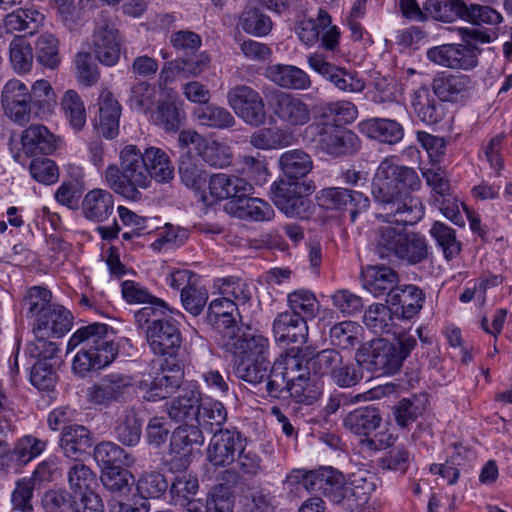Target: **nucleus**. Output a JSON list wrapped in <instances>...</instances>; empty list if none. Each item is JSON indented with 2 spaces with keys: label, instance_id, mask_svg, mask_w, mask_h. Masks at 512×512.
I'll return each instance as SVG.
<instances>
[{
  "label": "nucleus",
  "instance_id": "obj_1",
  "mask_svg": "<svg viewBox=\"0 0 512 512\" xmlns=\"http://www.w3.org/2000/svg\"><path fill=\"white\" fill-rule=\"evenodd\" d=\"M421 180L417 172L397 165L392 158L378 166L372 182V194L379 205L377 218L382 220L373 232L374 251L381 258H397L408 225H414L424 216V207L411 192L419 190Z\"/></svg>",
  "mask_w": 512,
  "mask_h": 512
},
{
  "label": "nucleus",
  "instance_id": "obj_2",
  "mask_svg": "<svg viewBox=\"0 0 512 512\" xmlns=\"http://www.w3.org/2000/svg\"><path fill=\"white\" fill-rule=\"evenodd\" d=\"M116 335L112 327L104 323H91L78 328L69 338L67 350L81 346L72 362L75 374L85 377L93 370L109 365L118 354Z\"/></svg>",
  "mask_w": 512,
  "mask_h": 512
},
{
  "label": "nucleus",
  "instance_id": "obj_3",
  "mask_svg": "<svg viewBox=\"0 0 512 512\" xmlns=\"http://www.w3.org/2000/svg\"><path fill=\"white\" fill-rule=\"evenodd\" d=\"M103 181L117 195L127 201L139 202L142 191L150 188V175L145 164V156L134 144H127L119 151V164H109Z\"/></svg>",
  "mask_w": 512,
  "mask_h": 512
},
{
  "label": "nucleus",
  "instance_id": "obj_4",
  "mask_svg": "<svg viewBox=\"0 0 512 512\" xmlns=\"http://www.w3.org/2000/svg\"><path fill=\"white\" fill-rule=\"evenodd\" d=\"M171 315L163 321H156L147 326L145 338L147 345L155 356L164 357L165 361H178L182 345L179 322Z\"/></svg>",
  "mask_w": 512,
  "mask_h": 512
},
{
  "label": "nucleus",
  "instance_id": "obj_5",
  "mask_svg": "<svg viewBox=\"0 0 512 512\" xmlns=\"http://www.w3.org/2000/svg\"><path fill=\"white\" fill-rule=\"evenodd\" d=\"M317 133L318 146L326 154L333 157L348 156L361 148V140L350 129L331 123H316L308 126L307 131Z\"/></svg>",
  "mask_w": 512,
  "mask_h": 512
},
{
  "label": "nucleus",
  "instance_id": "obj_6",
  "mask_svg": "<svg viewBox=\"0 0 512 512\" xmlns=\"http://www.w3.org/2000/svg\"><path fill=\"white\" fill-rule=\"evenodd\" d=\"M227 102L236 116L252 127L262 126L267 119L261 94L248 85H236L229 89Z\"/></svg>",
  "mask_w": 512,
  "mask_h": 512
},
{
  "label": "nucleus",
  "instance_id": "obj_7",
  "mask_svg": "<svg viewBox=\"0 0 512 512\" xmlns=\"http://www.w3.org/2000/svg\"><path fill=\"white\" fill-rule=\"evenodd\" d=\"M307 64L311 70L321 75L343 93H360L366 87L364 79L356 71L336 66L329 62L322 53L309 54Z\"/></svg>",
  "mask_w": 512,
  "mask_h": 512
},
{
  "label": "nucleus",
  "instance_id": "obj_8",
  "mask_svg": "<svg viewBox=\"0 0 512 512\" xmlns=\"http://www.w3.org/2000/svg\"><path fill=\"white\" fill-rule=\"evenodd\" d=\"M184 378L183 365L180 361L166 360L152 380H142L140 389L148 401H159L173 394Z\"/></svg>",
  "mask_w": 512,
  "mask_h": 512
},
{
  "label": "nucleus",
  "instance_id": "obj_9",
  "mask_svg": "<svg viewBox=\"0 0 512 512\" xmlns=\"http://www.w3.org/2000/svg\"><path fill=\"white\" fill-rule=\"evenodd\" d=\"M302 485L307 491L322 493L334 503L345 501L346 481L343 474L332 467L305 473Z\"/></svg>",
  "mask_w": 512,
  "mask_h": 512
},
{
  "label": "nucleus",
  "instance_id": "obj_10",
  "mask_svg": "<svg viewBox=\"0 0 512 512\" xmlns=\"http://www.w3.org/2000/svg\"><path fill=\"white\" fill-rule=\"evenodd\" d=\"M305 189L303 183L281 179L271 186L272 201L286 216L303 217L310 207V201L302 193Z\"/></svg>",
  "mask_w": 512,
  "mask_h": 512
},
{
  "label": "nucleus",
  "instance_id": "obj_11",
  "mask_svg": "<svg viewBox=\"0 0 512 512\" xmlns=\"http://www.w3.org/2000/svg\"><path fill=\"white\" fill-rule=\"evenodd\" d=\"M222 346L235 362L270 358L269 339L258 332L224 336Z\"/></svg>",
  "mask_w": 512,
  "mask_h": 512
},
{
  "label": "nucleus",
  "instance_id": "obj_12",
  "mask_svg": "<svg viewBox=\"0 0 512 512\" xmlns=\"http://www.w3.org/2000/svg\"><path fill=\"white\" fill-rule=\"evenodd\" d=\"M429 61L450 69L470 70L478 64V50L471 45L444 44L426 52Z\"/></svg>",
  "mask_w": 512,
  "mask_h": 512
},
{
  "label": "nucleus",
  "instance_id": "obj_13",
  "mask_svg": "<svg viewBox=\"0 0 512 512\" xmlns=\"http://www.w3.org/2000/svg\"><path fill=\"white\" fill-rule=\"evenodd\" d=\"M319 206L330 210L349 209L354 222L358 213L369 208V198L362 192L341 187H329L320 190L316 195Z\"/></svg>",
  "mask_w": 512,
  "mask_h": 512
},
{
  "label": "nucleus",
  "instance_id": "obj_14",
  "mask_svg": "<svg viewBox=\"0 0 512 512\" xmlns=\"http://www.w3.org/2000/svg\"><path fill=\"white\" fill-rule=\"evenodd\" d=\"M270 107L277 119L288 127H301L311 120L308 104L290 93H275L270 101Z\"/></svg>",
  "mask_w": 512,
  "mask_h": 512
},
{
  "label": "nucleus",
  "instance_id": "obj_15",
  "mask_svg": "<svg viewBox=\"0 0 512 512\" xmlns=\"http://www.w3.org/2000/svg\"><path fill=\"white\" fill-rule=\"evenodd\" d=\"M245 440L235 430L220 429L212 436L207 448V460L215 467L233 464Z\"/></svg>",
  "mask_w": 512,
  "mask_h": 512
},
{
  "label": "nucleus",
  "instance_id": "obj_16",
  "mask_svg": "<svg viewBox=\"0 0 512 512\" xmlns=\"http://www.w3.org/2000/svg\"><path fill=\"white\" fill-rule=\"evenodd\" d=\"M72 320L70 311L55 304L33 320L32 333L35 337H62L71 329Z\"/></svg>",
  "mask_w": 512,
  "mask_h": 512
},
{
  "label": "nucleus",
  "instance_id": "obj_17",
  "mask_svg": "<svg viewBox=\"0 0 512 512\" xmlns=\"http://www.w3.org/2000/svg\"><path fill=\"white\" fill-rule=\"evenodd\" d=\"M60 142V137L43 124H30L21 134L22 149L29 157L52 155Z\"/></svg>",
  "mask_w": 512,
  "mask_h": 512
},
{
  "label": "nucleus",
  "instance_id": "obj_18",
  "mask_svg": "<svg viewBox=\"0 0 512 512\" xmlns=\"http://www.w3.org/2000/svg\"><path fill=\"white\" fill-rule=\"evenodd\" d=\"M132 378L129 375L111 373L105 376L100 383L94 384L87 390L88 400L99 406H108L120 400L130 386Z\"/></svg>",
  "mask_w": 512,
  "mask_h": 512
},
{
  "label": "nucleus",
  "instance_id": "obj_19",
  "mask_svg": "<svg viewBox=\"0 0 512 512\" xmlns=\"http://www.w3.org/2000/svg\"><path fill=\"white\" fill-rule=\"evenodd\" d=\"M92 50L98 61L106 66L115 65L120 58V37L111 24L97 26L92 36Z\"/></svg>",
  "mask_w": 512,
  "mask_h": 512
},
{
  "label": "nucleus",
  "instance_id": "obj_20",
  "mask_svg": "<svg viewBox=\"0 0 512 512\" xmlns=\"http://www.w3.org/2000/svg\"><path fill=\"white\" fill-rule=\"evenodd\" d=\"M209 195L214 201L239 200L253 193L252 185L245 179L225 173H217L208 182Z\"/></svg>",
  "mask_w": 512,
  "mask_h": 512
},
{
  "label": "nucleus",
  "instance_id": "obj_21",
  "mask_svg": "<svg viewBox=\"0 0 512 512\" xmlns=\"http://www.w3.org/2000/svg\"><path fill=\"white\" fill-rule=\"evenodd\" d=\"M310 369L308 361L302 355V350L299 347H292L274 361L271 373L291 383L309 380Z\"/></svg>",
  "mask_w": 512,
  "mask_h": 512
},
{
  "label": "nucleus",
  "instance_id": "obj_22",
  "mask_svg": "<svg viewBox=\"0 0 512 512\" xmlns=\"http://www.w3.org/2000/svg\"><path fill=\"white\" fill-rule=\"evenodd\" d=\"M358 131L366 137L381 143L395 145L404 137L401 123L389 118L373 117L360 121Z\"/></svg>",
  "mask_w": 512,
  "mask_h": 512
},
{
  "label": "nucleus",
  "instance_id": "obj_23",
  "mask_svg": "<svg viewBox=\"0 0 512 512\" xmlns=\"http://www.w3.org/2000/svg\"><path fill=\"white\" fill-rule=\"evenodd\" d=\"M276 342L302 345L308 339V325L301 316L288 311L279 313L272 327Z\"/></svg>",
  "mask_w": 512,
  "mask_h": 512
},
{
  "label": "nucleus",
  "instance_id": "obj_24",
  "mask_svg": "<svg viewBox=\"0 0 512 512\" xmlns=\"http://www.w3.org/2000/svg\"><path fill=\"white\" fill-rule=\"evenodd\" d=\"M225 211L242 220L263 222L274 217L272 206L261 198L242 196L239 200L228 201Z\"/></svg>",
  "mask_w": 512,
  "mask_h": 512
},
{
  "label": "nucleus",
  "instance_id": "obj_25",
  "mask_svg": "<svg viewBox=\"0 0 512 512\" xmlns=\"http://www.w3.org/2000/svg\"><path fill=\"white\" fill-rule=\"evenodd\" d=\"M98 105L99 114L95 120V127L104 138L114 139L119 134L121 106L107 90L101 92Z\"/></svg>",
  "mask_w": 512,
  "mask_h": 512
},
{
  "label": "nucleus",
  "instance_id": "obj_26",
  "mask_svg": "<svg viewBox=\"0 0 512 512\" xmlns=\"http://www.w3.org/2000/svg\"><path fill=\"white\" fill-rule=\"evenodd\" d=\"M114 212L113 194L102 188L88 191L81 203V213L85 219L94 223H102Z\"/></svg>",
  "mask_w": 512,
  "mask_h": 512
},
{
  "label": "nucleus",
  "instance_id": "obj_27",
  "mask_svg": "<svg viewBox=\"0 0 512 512\" xmlns=\"http://www.w3.org/2000/svg\"><path fill=\"white\" fill-rule=\"evenodd\" d=\"M265 76L284 89L304 91L312 87V80L308 73L294 65H269L265 70Z\"/></svg>",
  "mask_w": 512,
  "mask_h": 512
},
{
  "label": "nucleus",
  "instance_id": "obj_28",
  "mask_svg": "<svg viewBox=\"0 0 512 512\" xmlns=\"http://www.w3.org/2000/svg\"><path fill=\"white\" fill-rule=\"evenodd\" d=\"M201 392L197 387L183 388L181 393L166 404L167 414L175 422H196L201 408Z\"/></svg>",
  "mask_w": 512,
  "mask_h": 512
},
{
  "label": "nucleus",
  "instance_id": "obj_29",
  "mask_svg": "<svg viewBox=\"0 0 512 512\" xmlns=\"http://www.w3.org/2000/svg\"><path fill=\"white\" fill-rule=\"evenodd\" d=\"M435 96L427 87H420L412 94L411 107L414 114L426 125L439 123L445 115L443 104Z\"/></svg>",
  "mask_w": 512,
  "mask_h": 512
},
{
  "label": "nucleus",
  "instance_id": "obj_30",
  "mask_svg": "<svg viewBox=\"0 0 512 512\" xmlns=\"http://www.w3.org/2000/svg\"><path fill=\"white\" fill-rule=\"evenodd\" d=\"M403 362L394 344L385 339H377L372 342L370 364L375 372L393 375L400 370Z\"/></svg>",
  "mask_w": 512,
  "mask_h": 512
},
{
  "label": "nucleus",
  "instance_id": "obj_31",
  "mask_svg": "<svg viewBox=\"0 0 512 512\" xmlns=\"http://www.w3.org/2000/svg\"><path fill=\"white\" fill-rule=\"evenodd\" d=\"M424 299L421 289L415 285H405L388 293L386 301L391 306H400V318L410 320L420 312Z\"/></svg>",
  "mask_w": 512,
  "mask_h": 512
},
{
  "label": "nucleus",
  "instance_id": "obj_32",
  "mask_svg": "<svg viewBox=\"0 0 512 512\" xmlns=\"http://www.w3.org/2000/svg\"><path fill=\"white\" fill-rule=\"evenodd\" d=\"M472 87L471 78L463 74L438 73L432 82L434 94L441 101H456Z\"/></svg>",
  "mask_w": 512,
  "mask_h": 512
},
{
  "label": "nucleus",
  "instance_id": "obj_33",
  "mask_svg": "<svg viewBox=\"0 0 512 512\" xmlns=\"http://www.w3.org/2000/svg\"><path fill=\"white\" fill-rule=\"evenodd\" d=\"M145 164L150 175V186L154 180L159 184H169L175 177V169L169 155L161 148L150 146L143 151Z\"/></svg>",
  "mask_w": 512,
  "mask_h": 512
},
{
  "label": "nucleus",
  "instance_id": "obj_34",
  "mask_svg": "<svg viewBox=\"0 0 512 512\" xmlns=\"http://www.w3.org/2000/svg\"><path fill=\"white\" fill-rule=\"evenodd\" d=\"M29 101L32 105L35 120H47L54 113L56 94L51 84L40 79L35 81L29 90Z\"/></svg>",
  "mask_w": 512,
  "mask_h": 512
},
{
  "label": "nucleus",
  "instance_id": "obj_35",
  "mask_svg": "<svg viewBox=\"0 0 512 512\" xmlns=\"http://www.w3.org/2000/svg\"><path fill=\"white\" fill-rule=\"evenodd\" d=\"M377 478L375 474L360 470L353 473L346 482L345 501L349 507H358L367 502L372 492L376 489Z\"/></svg>",
  "mask_w": 512,
  "mask_h": 512
},
{
  "label": "nucleus",
  "instance_id": "obj_36",
  "mask_svg": "<svg viewBox=\"0 0 512 512\" xmlns=\"http://www.w3.org/2000/svg\"><path fill=\"white\" fill-rule=\"evenodd\" d=\"M51 300L52 293L46 286L28 287L20 300V314L27 319L34 320L55 305Z\"/></svg>",
  "mask_w": 512,
  "mask_h": 512
},
{
  "label": "nucleus",
  "instance_id": "obj_37",
  "mask_svg": "<svg viewBox=\"0 0 512 512\" xmlns=\"http://www.w3.org/2000/svg\"><path fill=\"white\" fill-rule=\"evenodd\" d=\"M91 446L89 430L82 425H70L63 428L60 448L67 458L79 460Z\"/></svg>",
  "mask_w": 512,
  "mask_h": 512
},
{
  "label": "nucleus",
  "instance_id": "obj_38",
  "mask_svg": "<svg viewBox=\"0 0 512 512\" xmlns=\"http://www.w3.org/2000/svg\"><path fill=\"white\" fill-rule=\"evenodd\" d=\"M279 166L288 182H298L313 168L311 156L302 149H292L282 153L279 157Z\"/></svg>",
  "mask_w": 512,
  "mask_h": 512
},
{
  "label": "nucleus",
  "instance_id": "obj_39",
  "mask_svg": "<svg viewBox=\"0 0 512 512\" xmlns=\"http://www.w3.org/2000/svg\"><path fill=\"white\" fill-rule=\"evenodd\" d=\"M207 315L210 321L225 329L236 327L242 318L239 306L222 295L209 303Z\"/></svg>",
  "mask_w": 512,
  "mask_h": 512
},
{
  "label": "nucleus",
  "instance_id": "obj_40",
  "mask_svg": "<svg viewBox=\"0 0 512 512\" xmlns=\"http://www.w3.org/2000/svg\"><path fill=\"white\" fill-rule=\"evenodd\" d=\"M381 422L380 414L373 407H361L350 412L343 420V424L351 433L359 436H368L376 430Z\"/></svg>",
  "mask_w": 512,
  "mask_h": 512
},
{
  "label": "nucleus",
  "instance_id": "obj_41",
  "mask_svg": "<svg viewBox=\"0 0 512 512\" xmlns=\"http://www.w3.org/2000/svg\"><path fill=\"white\" fill-rule=\"evenodd\" d=\"M44 15L34 9H18L4 18V27L8 33L26 32L33 35L42 25Z\"/></svg>",
  "mask_w": 512,
  "mask_h": 512
},
{
  "label": "nucleus",
  "instance_id": "obj_42",
  "mask_svg": "<svg viewBox=\"0 0 512 512\" xmlns=\"http://www.w3.org/2000/svg\"><path fill=\"white\" fill-rule=\"evenodd\" d=\"M398 281L394 270L386 266H373L367 270L365 288L374 297H381L395 291Z\"/></svg>",
  "mask_w": 512,
  "mask_h": 512
},
{
  "label": "nucleus",
  "instance_id": "obj_43",
  "mask_svg": "<svg viewBox=\"0 0 512 512\" xmlns=\"http://www.w3.org/2000/svg\"><path fill=\"white\" fill-rule=\"evenodd\" d=\"M60 105L71 129L76 133L81 132L86 125L87 115L79 94L75 90H67L62 96Z\"/></svg>",
  "mask_w": 512,
  "mask_h": 512
},
{
  "label": "nucleus",
  "instance_id": "obj_44",
  "mask_svg": "<svg viewBox=\"0 0 512 512\" xmlns=\"http://www.w3.org/2000/svg\"><path fill=\"white\" fill-rule=\"evenodd\" d=\"M142 425L134 409L126 408L114 428L116 439L126 446H135L141 438Z\"/></svg>",
  "mask_w": 512,
  "mask_h": 512
},
{
  "label": "nucleus",
  "instance_id": "obj_45",
  "mask_svg": "<svg viewBox=\"0 0 512 512\" xmlns=\"http://www.w3.org/2000/svg\"><path fill=\"white\" fill-rule=\"evenodd\" d=\"M329 337L333 346L350 350L362 341L363 327L357 322L345 320L332 326Z\"/></svg>",
  "mask_w": 512,
  "mask_h": 512
},
{
  "label": "nucleus",
  "instance_id": "obj_46",
  "mask_svg": "<svg viewBox=\"0 0 512 512\" xmlns=\"http://www.w3.org/2000/svg\"><path fill=\"white\" fill-rule=\"evenodd\" d=\"M193 117L200 125L214 129H227L236 123L234 116L226 108L213 104L196 107Z\"/></svg>",
  "mask_w": 512,
  "mask_h": 512
},
{
  "label": "nucleus",
  "instance_id": "obj_47",
  "mask_svg": "<svg viewBox=\"0 0 512 512\" xmlns=\"http://www.w3.org/2000/svg\"><path fill=\"white\" fill-rule=\"evenodd\" d=\"M249 142L256 149L275 150L291 145V136L281 127H264L254 131Z\"/></svg>",
  "mask_w": 512,
  "mask_h": 512
},
{
  "label": "nucleus",
  "instance_id": "obj_48",
  "mask_svg": "<svg viewBox=\"0 0 512 512\" xmlns=\"http://www.w3.org/2000/svg\"><path fill=\"white\" fill-rule=\"evenodd\" d=\"M290 313L301 316L304 321L314 319L320 311V303L315 294L308 289H297L287 296Z\"/></svg>",
  "mask_w": 512,
  "mask_h": 512
},
{
  "label": "nucleus",
  "instance_id": "obj_49",
  "mask_svg": "<svg viewBox=\"0 0 512 512\" xmlns=\"http://www.w3.org/2000/svg\"><path fill=\"white\" fill-rule=\"evenodd\" d=\"M363 323L374 334H389L395 329L392 310L381 303L372 304L366 309Z\"/></svg>",
  "mask_w": 512,
  "mask_h": 512
},
{
  "label": "nucleus",
  "instance_id": "obj_50",
  "mask_svg": "<svg viewBox=\"0 0 512 512\" xmlns=\"http://www.w3.org/2000/svg\"><path fill=\"white\" fill-rule=\"evenodd\" d=\"M179 175L181 182L189 189L200 193L204 201L207 200L204 194V187L207 182V173L203 165L192 157L182 158L179 164Z\"/></svg>",
  "mask_w": 512,
  "mask_h": 512
},
{
  "label": "nucleus",
  "instance_id": "obj_51",
  "mask_svg": "<svg viewBox=\"0 0 512 512\" xmlns=\"http://www.w3.org/2000/svg\"><path fill=\"white\" fill-rule=\"evenodd\" d=\"M464 8L465 2L463 0H427L423 6L425 19L430 17L441 22H452L457 18L462 19Z\"/></svg>",
  "mask_w": 512,
  "mask_h": 512
},
{
  "label": "nucleus",
  "instance_id": "obj_52",
  "mask_svg": "<svg viewBox=\"0 0 512 512\" xmlns=\"http://www.w3.org/2000/svg\"><path fill=\"white\" fill-rule=\"evenodd\" d=\"M214 287L218 290L219 295L227 297L239 307L248 303L252 297L250 284L240 278L228 277L216 279L214 281Z\"/></svg>",
  "mask_w": 512,
  "mask_h": 512
},
{
  "label": "nucleus",
  "instance_id": "obj_53",
  "mask_svg": "<svg viewBox=\"0 0 512 512\" xmlns=\"http://www.w3.org/2000/svg\"><path fill=\"white\" fill-rule=\"evenodd\" d=\"M429 232L437 245L442 249L446 260H452L460 254L462 245L457 239L453 228L440 221H435Z\"/></svg>",
  "mask_w": 512,
  "mask_h": 512
},
{
  "label": "nucleus",
  "instance_id": "obj_54",
  "mask_svg": "<svg viewBox=\"0 0 512 512\" xmlns=\"http://www.w3.org/2000/svg\"><path fill=\"white\" fill-rule=\"evenodd\" d=\"M428 253L426 238L420 233L407 231L397 259L415 265L424 261Z\"/></svg>",
  "mask_w": 512,
  "mask_h": 512
},
{
  "label": "nucleus",
  "instance_id": "obj_55",
  "mask_svg": "<svg viewBox=\"0 0 512 512\" xmlns=\"http://www.w3.org/2000/svg\"><path fill=\"white\" fill-rule=\"evenodd\" d=\"M94 458L103 467L102 469L122 465L131 466L134 463V458L131 455L110 441L101 442L96 445Z\"/></svg>",
  "mask_w": 512,
  "mask_h": 512
},
{
  "label": "nucleus",
  "instance_id": "obj_56",
  "mask_svg": "<svg viewBox=\"0 0 512 512\" xmlns=\"http://www.w3.org/2000/svg\"><path fill=\"white\" fill-rule=\"evenodd\" d=\"M148 304L135 312L134 318L140 327L145 325H152L156 321H163L171 315L183 317V314L174 308H170L165 301L160 298L154 297Z\"/></svg>",
  "mask_w": 512,
  "mask_h": 512
},
{
  "label": "nucleus",
  "instance_id": "obj_57",
  "mask_svg": "<svg viewBox=\"0 0 512 512\" xmlns=\"http://www.w3.org/2000/svg\"><path fill=\"white\" fill-rule=\"evenodd\" d=\"M197 424L184 423L178 426L171 435L170 450L172 453L180 454L187 448L204 444V435Z\"/></svg>",
  "mask_w": 512,
  "mask_h": 512
},
{
  "label": "nucleus",
  "instance_id": "obj_58",
  "mask_svg": "<svg viewBox=\"0 0 512 512\" xmlns=\"http://www.w3.org/2000/svg\"><path fill=\"white\" fill-rule=\"evenodd\" d=\"M33 52L30 43L23 36H15L9 44V61L17 74H26L33 66Z\"/></svg>",
  "mask_w": 512,
  "mask_h": 512
},
{
  "label": "nucleus",
  "instance_id": "obj_59",
  "mask_svg": "<svg viewBox=\"0 0 512 512\" xmlns=\"http://www.w3.org/2000/svg\"><path fill=\"white\" fill-rule=\"evenodd\" d=\"M227 420V410L223 403L207 398L201 399L200 413L197 416V424L202 425L205 429L210 432L214 430H220Z\"/></svg>",
  "mask_w": 512,
  "mask_h": 512
},
{
  "label": "nucleus",
  "instance_id": "obj_60",
  "mask_svg": "<svg viewBox=\"0 0 512 512\" xmlns=\"http://www.w3.org/2000/svg\"><path fill=\"white\" fill-rule=\"evenodd\" d=\"M271 362L268 359H258L249 361L235 362V375L240 380H243L252 385L262 383L271 372Z\"/></svg>",
  "mask_w": 512,
  "mask_h": 512
},
{
  "label": "nucleus",
  "instance_id": "obj_61",
  "mask_svg": "<svg viewBox=\"0 0 512 512\" xmlns=\"http://www.w3.org/2000/svg\"><path fill=\"white\" fill-rule=\"evenodd\" d=\"M189 238V231L183 227L166 223L158 238L150 245L155 252H165L169 249L179 248Z\"/></svg>",
  "mask_w": 512,
  "mask_h": 512
},
{
  "label": "nucleus",
  "instance_id": "obj_62",
  "mask_svg": "<svg viewBox=\"0 0 512 512\" xmlns=\"http://www.w3.org/2000/svg\"><path fill=\"white\" fill-rule=\"evenodd\" d=\"M239 26L247 34L263 37L270 33L273 23L269 16L256 8H249L243 11Z\"/></svg>",
  "mask_w": 512,
  "mask_h": 512
},
{
  "label": "nucleus",
  "instance_id": "obj_63",
  "mask_svg": "<svg viewBox=\"0 0 512 512\" xmlns=\"http://www.w3.org/2000/svg\"><path fill=\"white\" fill-rule=\"evenodd\" d=\"M36 59L40 65L55 69L60 64L58 40L50 33L41 34L35 44Z\"/></svg>",
  "mask_w": 512,
  "mask_h": 512
},
{
  "label": "nucleus",
  "instance_id": "obj_64",
  "mask_svg": "<svg viewBox=\"0 0 512 512\" xmlns=\"http://www.w3.org/2000/svg\"><path fill=\"white\" fill-rule=\"evenodd\" d=\"M329 23V13L319 9L317 18H305L301 20L296 28L299 40L306 46L311 47L319 41L320 29Z\"/></svg>",
  "mask_w": 512,
  "mask_h": 512
}]
</instances>
